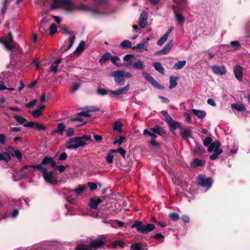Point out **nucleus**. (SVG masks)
I'll return each mask as SVG.
<instances>
[{
    "label": "nucleus",
    "instance_id": "nucleus-1",
    "mask_svg": "<svg viewBox=\"0 0 250 250\" xmlns=\"http://www.w3.org/2000/svg\"><path fill=\"white\" fill-rule=\"evenodd\" d=\"M43 166H50L51 168H55L57 167L56 163L53 158L50 156H45L42 162L37 165L36 167L43 174L44 180L48 183L55 185L58 182L57 178L53 175L52 171H48L47 168Z\"/></svg>",
    "mask_w": 250,
    "mask_h": 250
},
{
    "label": "nucleus",
    "instance_id": "nucleus-2",
    "mask_svg": "<svg viewBox=\"0 0 250 250\" xmlns=\"http://www.w3.org/2000/svg\"><path fill=\"white\" fill-rule=\"evenodd\" d=\"M60 4L66 6L64 9L67 12H72L75 10L76 4L72 0H54L51 5L50 9L59 8L61 7L59 6Z\"/></svg>",
    "mask_w": 250,
    "mask_h": 250
},
{
    "label": "nucleus",
    "instance_id": "nucleus-3",
    "mask_svg": "<svg viewBox=\"0 0 250 250\" xmlns=\"http://www.w3.org/2000/svg\"><path fill=\"white\" fill-rule=\"evenodd\" d=\"M132 228H136L137 231L142 234H147L153 230L155 228L154 225L148 223L143 224L141 221L136 220L131 226Z\"/></svg>",
    "mask_w": 250,
    "mask_h": 250
},
{
    "label": "nucleus",
    "instance_id": "nucleus-4",
    "mask_svg": "<svg viewBox=\"0 0 250 250\" xmlns=\"http://www.w3.org/2000/svg\"><path fill=\"white\" fill-rule=\"evenodd\" d=\"M198 184L201 187L209 189L212 184V179L210 177H206L205 175H200L197 178Z\"/></svg>",
    "mask_w": 250,
    "mask_h": 250
},
{
    "label": "nucleus",
    "instance_id": "nucleus-5",
    "mask_svg": "<svg viewBox=\"0 0 250 250\" xmlns=\"http://www.w3.org/2000/svg\"><path fill=\"white\" fill-rule=\"evenodd\" d=\"M123 74L122 70H116L111 73L110 76L114 77L115 83L118 86H122L125 83Z\"/></svg>",
    "mask_w": 250,
    "mask_h": 250
},
{
    "label": "nucleus",
    "instance_id": "nucleus-6",
    "mask_svg": "<svg viewBox=\"0 0 250 250\" xmlns=\"http://www.w3.org/2000/svg\"><path fill=\"white\" fill-rule=\"evenodd\" d=\"M14 41V37L11 32H9L8 36L6 39L0 40V42L2 43L5 48L10 51L13 52L15 46L11 43Z\"/></svg>",
    "mask_w": 250,
    "mask_h": 250
},
{
    "label": "nucleus",
    "instance_id": "nucleus-7",
    "mask_svg": "<svg viewBox=\"0 0 250 250\" xmlns=\"http://www.w3.org/2000/svg\"><path fill=\"white\" fill-rule=\"evenodd\" d=\"M162 113L165 117V121L168 124L170 127L175 129L180 127L179 123L173 120L167 111L163 110L162 111Z\"/></svg>",
    "mask_w": 250,
    "mask_h": 250
},
{
    "label": "nucleus",
    "instance_id": "nucleus-8",
    "mask_svg": "<svg viewBox=\"0 0 250 250\" xmlns=\"http://www.w3.org/2000/svg\"><path fill=\"white\" fill-rule=\"evenodd\" d=\"M142 75L143 77L149 83H151V84L157 88V89L163 90L164 88V87L159 83L150 74L146 72H143Z\"/></svg>",
    "mask_w": 250,
    "mask_h": 250
},
{
    "label": "nucleus",
    "instance_id": "nucleus-9",
    "mask_svg": "<svg viewBox=\"0 0 250 250\" xmlns=\"http://www.w3.org/2000/svg\"><path fill=\"white\" fill-rule=\"evenodd\" d=\"M105 238L103 235L99 236L94 240H91L89 244V247L94 249H98L104 245Z\"/></svg>",
    "mask_w": 250,
    "mask_h": 250
},
{
    "label": "nucleus",
    "instance_id": "nucleus-10",
    "mask_svg": "<svg viewBox=\"0 0 250 250\" xmlns=\"http://www.w3.org/2000/svg\"><path fill=\"white\" fill-rule=\"evenodd\" d=\"M23 126L30 128L35 127L38 131H45L47 129V127L45 126L38 123H35L33 121H30L27 123L23 124Z\"/></svg>",
    "mask_w": 250,
    "mask_h": 250
},
{
    "label": "nucleus",
    "instance_id": "nucleus-11",
    "mask_svg": "<svg viewBox=\"0 0 250 250\" xmlns=\"http://www.w3.org/2000/svg\"><path fill=\"white\" fill-rule=\"evenodd\" d=\"M149 40L148 38L143 39L136 46H133L132 49L136 50L138 52H141L142 49L147 50V46H148V42Z\"/></svg>",
    "mask_w": 250,
    "mask_h": 250
},
{
    "label": "nucleus",
    "instance_id": "nucleus-12",
    "mask_svg": "<svg viewBox=\"0 0 250 250\" xmlns=\"http://www.w3.org/2000/svg\"><path fill=\"white\" fill-rule=\"evenodd\" d=\"M7 151V153H9V156H11V157L15 156L19 160H21L22 158V153L18 149H15L13 146H8Z\"/></svg>",
    "mask_w": 250,
    "mask_h": 250
},
{
    "label": "nucleus",
    "instance_id": "nucleus-13",
    "mask_svg": "<svg viewBox=\"0 0 250 250\" xmlns=\"http://www.w3.org/2000/svg\"><path fill=\"white\" fill-rule=\"evenodd\" d=\"M147 18V13L145 11H143L141 14L139 20V25L141 28H144L146 26Z\"/></svg>",
    "mask_w": 250,
    "mask_h": 250
},
{
    "label": "nucleus",
    "instance_id": "nucleus-14",
    "mask_svg": "<svg viewBox=\"0 0 250 250\" xmlns=\"http://www.w3.org/2000/svg\"><path fill=\"white\" fill-rule=\"evenodd\" d=\"M212 72L216 75H225L227 71L224 66L213 65L211 67Z\"/></svg>",
    "mask_w": 250,
    "mask_h": 250
},
{
    "label": "nucleus",
    "instance_id": "nucleus-15",
    "mask_svg": "<svg viewBox=\"0 0 250 250\" xmlns=\"http://www.w3.org/2000/svg\"><path fill=\"white\" fill-rule=\"evenodd\" d=\"M233 72L235 78L239 81H242L243 71L242 68L240 65L235 66L233 68Z\"/></svg>",
    "mask_w": 250,
    "mask_h": 250
},
{
    "label": "nucleus",
    "instance_id": "nucleus-16",
    "mask_svg": "<svg viewBox=\"0 0 250 250\" xmlns=\"http://www.w3.org/2000/svg\"><path fill=\"white\" fill-rule=\"evenodd\" d=\"M76 37L75 36H72L70 37L68 40L65 41L63 43V46L65 47L68 46L66 48L62 51V53L65 52L67 51L69 49H70L72 45H73L74 42L75 41Z\"/></svg>",
    "mask_w": 250,
    "mask_h": 250
},
{
    "label": "nucleus",
    "instance_id": "nucleus-17",
    "mask_svg": "<svg viewBox=\"0 0 250 250\" xmlns=\"http://www.w3.org/2000/svg\"><path fill=\"white\" fill-rule=\"evenodd\" d=\"M206 152V149L200 144L195 142V146L193 153L195 154L202 155Z\"/></svg>",
    "mask_w": 250,
    "mask_h": 250
},
{
    "label": "nucleus",
    "instance_id": "nucleus-18",
    "mask_svg": "<svg viewBox=\"0 0 250 250\" xmlns=\"http://www.w3.org/2000/svg\"><path fill=\"white\" fill-rule=\"evenodd\" d=\"M150 130L160 136H163L166 133L164 128L162 127L157 125H155L153 127H151L150 128Z\"/></svg>",
    "mask_w": 250,
    "mask_h": 250
},
{
    "label": "nucleus",
    "instance_id": "nucleus-19",
    "mask_svg": "<svg viewBox=\"0 0 250 250\" xmlns=\"http://www.w3.org/2000/svg\"><path fill=\"white\" fill-rule=\"evenodd\" d=\"M134 57V56L131 54H127L125 55L123 58V60L124 61L126 62H127L125 63H123L124 64L123 66L127 67L131 65L133 62V60L132 59Z\"/></svg>",
    "mask_w": 250,
    "mask_h": 250
},
{
    "label": "nucleus",
    "instance_id": "nucleus-20",
    "mask_svg": "<svg viewBox=\"0 0 250 250\" xmlns=\"http://www.w3.org/2000/svg\"><path fill=\"white\" fill-rule=\"evenodd\" d=\"M102 200L98 198L97 199L90 198L89 203V207L93 209H96L98 206L102 202Z\"/></svg>",
    "mask_w": 250,
    "mask_h": 250
},
{
    "label": "nucleus",
    "instance_id": "nucleus-21",
    "mask_svg": "<svg viewBox=\"0 0 250 250\" xmlns=\"http://www.w3.org/2000/svg\"><path fill=\"white\" fill-rule=\"evenodd\" d=\"M113 56L110 52L104 53L102 57L99 59V62L101 64L105 63L106 61H111Z\"/></svg>",
    "mask_w": 250,
    "mask_h": 250
},
{
    "label": "nucleus",
    "instance_id": "nucleus-22",
    "mask_svg": "<svg viewBox=\"0 0 250 250\" xmlns=\"http://www.w3.org/2000/svg\"><path fill=\"white\" fill-rule=\"evenodd\" d=\"M66 126L63 123H59L57 125V129L53 131V133H57L58 135L62 136L63 133Z\"/></svg>",
    "mask_w": 250,
    "mask_h": 250
},
{
    "label": "nucleus",
    "instance_id": "nucleus-23",
    "mask_svg": "<svg viewBox=\"0 0 250 250\" xmlns=\"http://www.w3.org/2000/svg\"><path fill=\"white\" fill-rule=\"evenodd\" d=\"M61 62V59H58L57 60L53 62L49 68L50 71L53 72L54 73H56L58 71V65Z\"/></svg>",
    "mask_w": 250,
    "mask_h": 250
},
{
    "label": "nucleus",
    "instance_id": "nucleus-24",
    "mask_svg": "<svg viewBox=\"0 0 250 250\" xmlns=\"http://www.w3.org/2000/svg\"><path fill=\"white\" fill-rule=\"evenodd\" d=\"M85 44V42L84 41H81L78 47L73 52V54L75 55L80 54L84 50Z\"/></svg>",
    "mask_w": 250,
    "mask_h": 250
},
{
    "label": "nucleus",
    "instance_id": "nucleus-25",
    "mask_svg": "<svg viewBox=\"0 0 250 250\" xmlns=\"http://www.w3.org/2000/svg\"><path fill=\"white\" fill-rule=\"evenodd\" d=\"M191 111L194 115L196 116L198 118L201 119H203L206 115V112L203 110L191 109Z\"/></svg>",
    "mask_w": 250,
    "mask_h": 250
},
{
    "label": "nucleus",
    "instance_id": "nucleus-26",
    "mask_svg": "<svg viewBox=\"0 0 250 250\" xmlns=\"http://www.w3.org/2000/svg\"><path fill=\"white\" fill-rule=\"evenodd\" d=\"M133 67L137 70H142L145 68V65L144 62L138 60L133 63Z\"/></svg>",
    "mask_w": 250,
    "mask_h": 250
},
{
    "label": "nucleus",
    "instance_id": "nucleus-27",
    "mask_svg": "<svg viewBox=\"0 0 250 250\" xmlns=\"http://www.w3.org/2000/svg\"><path fill=\"white\" fill-rule=\"evenodd\" d=\"M221 146V143L218 141H215V142L210 144L208 146V151L209 152H211L213 151L216 148H218Z\"/></svg>",
    "mask_w": 250,
    "mask_h": 250
},
{
    "label": "nucleus",
    "instance_id": "nucleus-28",
    "mask_svg": "<svg viewBox=\"0 0 250 250\" xmlns=\"http://www.w3.org/2000/svg\"><path fill=\"white\" fill-rule=\"evenodd\" d=\"M180 134L184 140H187L189 138L192 137V131L188 129L181 131Z\"/></svg>",
    "mask_w": 250,
    "mask_h": 250
},
{
    "label": "nucleus",
    "instance_id": "nucleus-29",
    "mask_svg": "<svg viewBox=\"0 0 250 250\" xmlns=\"http://www.w3.org/2000/svg\"><path fill=\"white\" fill-rule=\"evenodd\" d=\"M223 152V150L222 148H216L212 154L210 155L209 159L211 160H216L218 156L220 155Z\"/></svg>",
    "mask_w": 250,
    "mask_h": 250
},
{
    "label": "nucleus",
    "instance_id": "nucleus-30",
    "mask_svg": "<svg viewBox=\"0 0 250 250\" xmlns=\"http://www.w3.org/2000/svg\"><path fill=\"white\" fill-rule=\"evenodd\" d=\"M86 145V143L84 141H82L77 142L75 144H70L67 146V149H77L80 146H83Z\"/></svg>",
    "mask_w": 250,
    "mask_h": 250
},
{
    "label": "nucleus",
    "instance_id": "nucleus-31",
    "mask_svg": "<svg viewBox=\"0 0 250 250\" xmlns=\"http://www.w3.org/2000/svg\"><path fill=\"white\" fill-rule=\"evenodd\" d=\"M174 13L175 17L178 23L180 24H183L185 21L184 17L182 14L178 12L176 9H174Z\"/></svg>",
    "mask_w": 250,
    "mask_h": 250
},
{
    "label": "nucleus",
    "instance_id": "nucleus-32",
    "mask_svg": "<svg viewBox=\"0 0 250 250\" xmlns=\"http://www.w3.org/2000/svg\"><path fill=\"white\" fill-rule=\"evenodd\" d=\"M111 62L117 67H120L123 66V63L121 62L120 58L117 56H113L111 61Z\"/></svg>",
    "mask_w": 250,
    "mask_h": 250
},
{
    "label": "nucleus",
    "instance_id": "nucleus-33",
    "mask_svg": "<svg viewBox=\"0 0 250 250\" xmlns=\"http://www.w3.org/2000/svg\"><path fill=\"white\" fill-rule=\"evenodd\" d=\"M125 246V243L122 241L116 240L112 243L111 245H108L107 247L108 248L115 249L117 246H120L122 248H123Z\"/></svg>",
    "mask_w": 250,
    "mask_h": 250
},
{
    "label": "nucleus",
    "instance_id": "nucleus-34",
    "mask_svg": "<svg viewBox=\"0 0 250 250\" xmlns=\"http://www.w3.org/2000/svg\"><path fill=\"white\" fill-rule=\"evenodd\" d=\"M154 68L156 70L158 71L162 74H164L165 69L164 67L162 66L161 63L159 62H154L153 64Z\"/></svg>",
    "mask_w": 250,
    "mask_h": 250
},
{
    "label": "nucleus",
    "instance_id": "nucleus-35",
    "mask_svg": "<svg viewBox=\"0 0 250 250\" xmlns=\"http://www.w3.org/2000/svg\"><path fill=\"white\" fill-rule=\"evenodd\" d=\"M204 164V161L202 160H199L197 158L194 159L191 164V166L193 167L202 166Z\"/></svg>",
    "mask_w": 250,
    "mask_h": 250
},
{
    "label": "nucleus",
    "instance_id": "nucleus-36",
    "mask_svg": "<svg viewBox=\"0 0 250 250\" xmlns=\"http://www.w3.org/2000/svg\"><path fill=\"white\" fill-rule=\"evenodd\" d=\"M9 153H7V152H3L1 153L0 152V161L4 160L7 162L11 160V156H9Z\"/></svg>",
    "mask_w": 250,
    "mask_h": 250
},
{
    "label": "nucleus",
    "instance_id": "nucleus-37",
    "mask_svg": "<svg viewBox=\"0 0 250 250\" xmlns=\"http://www.w3.org/2000/svg\"><path fill=\"white\" fill-rule=\"evenodd\" d=\"M178 77H175L172 76L170 77V85L169 86V89H172L175 87L177 85V80L178 79Z\"/></svg>",
    "mask_w": 250,
    "mask_h": 250
},
{
    "label": "nucleus",
    "instance_id": "nucleus-38",
    "mask_svg": "<svg viewBox=\"0 0 250 250\" xmlns=\"http://www.w3.org/2000/svg\"><path fill=\"white\" fill-rule=\"evenodd\" d=\"M113 129L119 132H122V124L119 121L115 122L113 125Z\"/></svg>",
    "mask_w": 250,
    "mask_h": 250
},
{
    "label": "nucleus",
    "instance_id": "nucleus-39",
    "mask_svg": "<svg viewBox=\"0 0 250 250\" xmlns=\"http://www.w3.org/2000/svg\"><path fill=\"white\" fill-rule=\"evenodd\" d=\"M186 64V61H181L177 62L174 64L173 67L175 69H182Z\"/></svg>",
    "mask_w": 250,
    "mask_h": 250
},
{
    "label": "nucleus",
    "instance_id": "nucleus-40",
    "mask_svg": "<svg viewBox=\"0 0 250 250\" xmlns=\"http://www.w3.org/2000/svg\"><path fill=\"white\" fill-rule=\"evenodd\" d=\"M114 152L111 151V149H110L105 156V160L107 164H110L113 163V160L114 158V155L113 154Z\"/></svg>",
    "mask_w": 250,
    "mask_h": 250
},
{
    "label": "nucleus",
    "instance_id": "nucleus-41",
    "mask_svg": "<svg viewBox=\"0 0 250 250\" xmlns=\"http://www.w3.org/2000/svg\"><path fill=\"white\" fill-rule=\"evenodd\" d=\"M231 107L232 108L235 109L238 111H244L246 110V107L243 104H231Z\"/></svg>",
    "mask_w": 250,
    "mask_h": 250
},
{
    "label": "nucleus",
    "instance_id": "nucleus-42",
    "mask_svg": "<svg viewBox=\"0 0 250 250\" xmlns=\"http://www.w3.org/2000/svg\"><path fill=\"white\" fill-rule=\"evenodd\" d=\"M81 10L85 11H88L90 10V8L84 4L82 3L79 5L76 4L75 10Z\"/></svg>",
    "mask_w": 250,
    "mask_h": 250
},
{
    "label": "nucleus",
    "instance_id": "nucleus-43",
    "mask_svg": "<svg viewBox=\"0 0 250 250\" xmlns=\"http://www.w3.org/2000/svg\"><path fill=\"white\" fill-rule=\"evenodd\" d=\"M120 46L124 48H130L132 47V44L129 40H124L120 43Z\"/></svg>",
    "mask_w": 250,
    "mask_h": 250
},
{
    "label": "nucleus",
    "instance_id": "nucleus-44",
    "mask_svg": "<svg viewBox=\"0 0 250 250\" xmlns=\"http://www.w3.org/2000/svg\"><path fill=\"white\" fill-rule=\"evenodd\" d=\"M96 94L100 96H105L109 94V90L99 88L96 91Z\"/></svg>",
    "mask_w": 250,
    "mask_h": 250
},
{
    "label": "nucleus",
    "instance_id": "nucleus-45",
    "mask_svg": "<svg viewBox=\"0 0 250 250\" xmlns=\"http://www.w3.org/2000/svg\"><path fill=\"white\" fill-rule=\"evenodd\" d=\"M86 187L85 185L79 186V187L75 189H73V191L75 192L76 195H81L85 189Z\"/></svg>",
    "mask_w": 250,
    "mask_h": 250
},
{
    "label": "nucleus",
    "instance_id": "nucleus-46",
    "mask_svg": "<svg viewBox=\"0 0 250 250\" xmlns=\"http://www.w3.org/2000/svg\"><path fill=\"white\" fill-rule=\"evenodd\" d=\"M14 118L20 124H23L27 121V120L24 117L17 114L14 116Z\"/></svg>",
    "mask_w": 250,
    "mask_h": 250
},
{
    "label": "nucleus",
    "instance_id": "nucleus-47",
    "mask_svg": "<svg viewBox=\"0 0 250 250\" xmlns=\"http://www.w3.org/2000/svg\"><path fill=\"white\" fill-rule=\"evenodd\" d=\"M111 151L114 153L118 152L122 155L123 158H125V156L126 155V150L123 149L122 147H120L117 149H111Z\"/></svg>",
    "mask_w": 250,
    "mask_h": 250
},
{
    "label": "nucleus",
    "instance_id": "nucleus-48",
    "mask_svg": "<svg viewBox=\"0 0 250 250\" xmlns=\"http://www.w3.org/2000/svg\"><path fill=\"white\" fill-rule=\"evenodd\" d=\"M83 109L87 111L88 112H95V111H99L100 110V108L95 106H91L89 107H84L83 108Z\"/></svg>",
    "mask_w": 250,
    "mask_h": 250
},
{
    "label": "nucleus",
    "instance_id": "nucleus-49",
    "mask_svg": "<svg viewBox=\"0 0 250 250\" xmlns=\"http://www.w3.org/2000/svg\"><path fill=\"white\" fill-rule=\"evenodd\" d=\"M132 250H143V245L141 243H136L130 246Z\"/></svg>",
    "mask_w": 250,
    "mask_h": 250
},
{
    "label": "nucleus",
    "instance_id": "nucleus-50",
    "mask_svg": "<svg viewBox=\"0 0 250 250\" xmlns=\"http://www.w3.org/2000/svg\"><path fill=\"white\" fill-rule=\"evenodd\" d=\"M94 4L97 7L101 6L102 5H106L108 3L107 0H93Z\"/></svg>",
    "mask_w": 250,
    "mask_h": 250
},
{
    "label": "nucleus",
    "instance_id": "nucleus-51",
    "mask_svg": "<svg viewBox=\"0 0 250 250\" xmlns=\"http://www.w3.org/2000/svg\"><path fill=\"white\" fill-rule=\"evenodd\" d=\"M130 89L129 84H126L125 87L120 88L118 89L120 95L125 94Z\"/></svg>",
    "mask_w": 250,
    "mask_h": 250
},
{
    "label": "nucleus",
    "instance_id": "nucleus-52",
    "mask_svg": "<svg viewBox=\"0 0 250 250\" xmlns=\"http://www.w3.org/2000/svg\"><path fill=\"white\" fill-rule=\"evenodd\" d=\"M168 217L173 221H177L179 219V215L177 213L172 212L169 214Z\"/></svg>",
    "mask_w": 250,
    "mask_h": 250
},
{
    "label": "nucleus",
    "instance_id": "nucleus-53",
    "mask_svg": "<svg viewBox=\"0 0 250 250\" xmlns=\"http://www.w3.org/2000/svg\"><path fill=\"white\" fill-rule=\"evenodd\" d=\"M76 250H91V249L89 246L84 244H80L77 246Z\"/></svg>",
    "mask_w": 250,
    "mask_h": 250
},
{
    "label": "nucleus",
    "instance_id": "nucleus-54",
    "mask_svg": "<svg viewBox=\"0 0 250 250\" xmlns=\"http://www.w3.org/2000/svg\"><path fill=\"white\" fill-rule=\"evenodd\" d=\"M50 31V35L51 36L55 34L57 31V27L55 23H52L51 24L49 27Z\"/></svg>",
    "mask_w": 250,
    "mask_h": 250
},
{
    "label": "nucleus",
    "instance_id": "nucleus-55",
    "mask_svg": "<svg viewBox=\"0 0 250 250\" xmlns=\"http://www.w3.org/2000/svg\"><path fill=\"white\" fill-rule=\"evenodd\" d=\"M32 115L34 118H38L42 114V111L39 109H36L31 112Z\"/></svg>",
    "mask_w": 250,
    "mask_h": 250
},
{
    "label": "nucleus",
    "instance_id": "nucleus-56",
    "mask_svg": "<svg viewBox=\"0 0 250 250\" xmlns=\"http://www.w3.org/2000/svg\"><path fill=\"white\" fill-rule=\"evenodd\" d=\"M82 141H83L82 140V138L81 137H76L74 138H70L67 142V144H71L74 142H76L77 143V142Z\"/></svg>",
    "mask_w": 250,
    "mask_h": 250
},
{
    "label": "nucleus",
    "instance_id": "nucleus-57",
    "mask_svg": "<svg viewBox=\"0 0 250 250\" xmlns=\"http://www.w3.org/2000/svg\"><path fill=\"white\" fill-rule=\"evenodd\" d=\"M126 138L124 136H120L118 139H117L115 140L113 144L114 145L118 144L119 145H121L122 143H123L124 141H126Z\"/></svg>",
    "mask_w": 250,
    "mask_h": 250
},
{
    "label": "nucleus",
    "instance_id": "nucleus-58",
    "mask_svg": "<svg viewBox=\"0 0 250 250\" xmlns=\"http://www.w3.org/2000/svg\"><path fill=\"white\" fill-rule=\"evenodd\" d=\"M36 166V165H26L21 168V170L27 169L29 171H33L35 169H37Z\"/></svg>",
    "mask_w": 250,
    "mask_h": 250
},
{
    "label": "nucleus",
    "instance_id": "nucleus-59",
    "mask_svg": "<svg viewBox=\"0 0 250 250\" xmlns=\"http://www.w3.org/2000/svg\"><path fill=\"white\" fill-rule=\"evenodd\" d=\"M230 45L234 50L238 49L241 46L240 42L237 41H231L230 42Z\"/></svg>",
    "mask_w": 250,
    "mask_h": 250
},
{
    "label": "nucleus",
    "instance_id": "nucleus-60",
    "mask_svg": "<svg viewBox=\"0 0 250 250\" xmlns=\"http://www.w3.org/2000/svg\"><path fill=\"white\" fill-rule=\"evenodd\" d=\"M144 134L150 136L153 139L157 138V135H155L154 133H152L151 132V131H149L147 129H145L144 130Z\"/></svg>",
    "mask_w": 250,
    "mask_h": 250
},
{
    "label": "nucleus",
    "instance_id": "nucleus-61",
    "mask_svg": "<svg viewBox=\"0 0 250 250\" xmlns=\"http://www.w3.org/2000/svg\"><path fill=\"white\" fill-rule=\"evenodd\" d=\"M173 43L174 42L173 40H170L166 44V45L164 47L166 50L168 52V53L172 47Z\"/></svg>",
    "mask_w": 250,
    "mask_h": 250
},
{
    "label": "nucleus",
    "instance_id": "nucleus-62",
    "mask_svg": "<svg viewBox=\"0 0 250 250\" xmlns=\"http://www.w3.org/2000/svg\"><path fill=\"white\" fill-rule=\"evenodd\" d=\"M212 139L210 137H207L204 140L203 144L205 146H208L212 143Z\"/></svg>",
    "mask_w": 250,
    "mask_h": 250
},
{
    "label": "nucleus",
    "instance_id": "nucleus-63",
    "mask_svg": "<svg viewBox=\"0 0 250 250\" xmlns=\"http://www.w3.org/2000/svg\"><path fill=\"white\" fill-rule=\"evenodd\" d=\"M167 37L164 35L157 42V43L158 45L161 46L164 42L167 40Z\"/></svg>",
    "mask_w": 250,
    "mask_h": 250
},
{
    "label": "nucleus",
    "instance_id": "nucleus-64",
    "mask_svg": "<svg viewBox=\"0 0 250 250\" xmlns=\"http://www.w3.org/2000/svg\"><path fill=\"white\" fill-rule=\"evenodd\" d=\"M60 32H62V34H71L72 32L71 31H69L65 27L62 26L60 27Z\"/></svg>",
    "mask_w": 250,
    "mask_h": 250
}]
</instances>
